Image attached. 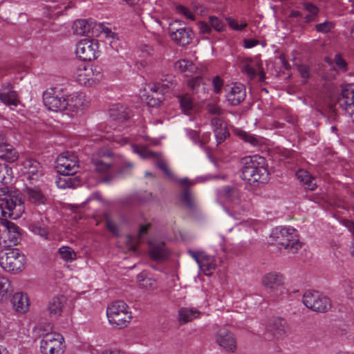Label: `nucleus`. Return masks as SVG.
I'll list each match as a JSON object with an SVG mask.
<instances>
[{
    "label": "nucleus",
    "mask_w": 354,
    "mask_h": 354,
    "mask_svg": "<svg viewBox=\"0 0 354 354\" xmlns=\"http://www.w3.org/2000/svg\"><path fill=\"white\" fill-rule=\"evenodd\" d=\"M266 159L259 156H245L241 159V177L250 184L265 183L268 171L265 167Z\"/></svg>",
    "instance_id": "1"
},
{
    "label": "nucleus",
    "mask_w": 354,
    "mask_h": 354,
    "mask_svg": "<svg viewBox=\"0 0 354 354\" xmlns=\"http://www.w3.org/2000/svg\"><path fill=\"white\" fill-rule=\"evenodd\" d=\"M269 243L277 245L279 250H287L289 252L295 254L301 247L295 230L292 227H276L269 238Z\"/></svg>",
    "instance_id": "2"
},
{
    "label": "nucleus",
    "mask_w": 354,
    "mask_h": 354,
    "mask_svg": "<svg viewBox=\"0 0 354 354\" xmlns=\"http://www.w3.org/2000/svg\"><path fill=\"white\" fill-rule=\"evenodd\" d=\"M25 207L19 195L8 194V187L0 188V217L16 219L24 212Z\"/></svg>",
    "instance_id": "3"
},
{
    "label": "nucleus",
    "mask_w": 354,
    "mask_h": 354,
    "mask_svg": "<svg viewBox=\"0 0 354 354\" xmlns=\"http://www.w3.org/2000/svg\"><path fill=\"white\" fill-rule=\"evenodd\" d=\"M109 324L115 328H123L127 326L132 319L129 306L123 301H115L109 304L106 309Z\"/></svg>",
    "instance_id": "4"
},
{
    "label": "nucleus",
    "mask_w": 354,
    "mask_h": 354,
    "mask_svg": "<svg viewBox=\"0 0 354 354\" xmlns=\"http://www.w3.org/2000/svg\"><path fill=\"white\" fill-rule=\"evenodd\" d=\"M218 194L221 199L231 204L228 207L229 214L235 219H239L246 208L245 202L241 200L239 190L234 187L224 186L218 190Z\"/></svg>",
    "instance_id": "5"
},
{
    "label": "nucleus",
    "mask_w": 354,
    "mask_h": 354,
    "mask_svg": "<svg viewBox=\"0 0 354 354\" xmlns=\"http://www.w3.org/2000/svg\"><path fill=\"white\" fill-rule=\"evenodd\" d=\"M25 262V256L17 248L0 252V266L6 272L15 273L21 271L24 268Z\"/></svg>",
    "instance_id": "6"
},
{
    "label": "nucleus",
    "mask_w": 354,
    "mask_h": 354,
    "mask_svg": "<svg viewBox=\"0 0 354 354\" xmlns=\"http://www.w3.org/2000/svg\"><path fill=\"white\" fill-rule=\"evenodd\" d=\"M76 80L79 84L92 86L98 84L103 78L102 69L99 66L82 64L75 73Z\"/></svg>",
    "instance_id": "7"
},
{
    "label": "nucleus",
    "mask_w": 354,
    "mask_h": 354,
    "mask_svg": "<svg viewBox=\"0 0 354 354\" xmlns=\"http://www.w3.org/2000/svg\"><path fill=\"white\" fill-rule=\"evenodd\" d=\"M20 241L19 227L6 218H3L0 227V245L9 248L17 245Z\"/></svg>",
    "instance_id": "8"
},
{
    "label": "nucleus",
    "mask_w": 354,
    "mask_h": 354,
    "mask_svg": "<svg viewBox=\"0 0 354 354\" xmlns=\"http://www.w3.org/2000/svg\"><path fill=\"white\" fill-rule=\"evenodd\" d=\"M40 350L42 354H63L65 351L63 336L56 332L43 335L40 342Z\"/></svg>",
    "instance_id": "9"
},
{
    "label": "nucleus",
    "mask_w": 354,
    "mask_h": 354,
    "mask_svg": "<svg viewBox=\"0 0 354 354\" xmlns=\"http://www.w3.org/2000/svg\"><path fill=\"white\" fill-rule=\"evenodd\" d=\"M169 37L172 41L178 45L185 46L192 42L193 32L186 28L184 23L179 20H175L169 25Z\"/></svg>",
    "instance_id": "10"
},
{
    "label": "nucleus",
    "mask_w": 354,
    "mask_h": 354,
    "mask_svg": "<svg viewBox=\"0 0 354 354\" xmlns=\"http://www.w3.org/2000/svg\"><path fill=\"white\" fill-rule=\"evenodd\" d=\"M302 301L308 308L319 313L326 312L330 307L329 298L316 291L305 292Z\"/></svg>",
    "instance_id": "11"
},
{
    "label": "nucleus",
    "mask_w": 354,
    "mask_h": 354,
    "mask_svg": "<svg viewBox=\"0 0 354 354\" xmlns=\"http://www.w3.org/2000/svg\"><path fill=\"white\" fill-rule=\"evenodd\" d=\"M44 105L53 111H64L68 109L69 102L61 93H57L55 88L47 89L43 94Z\"/></svg>",
    "instance_id": "12"
},
{
    "label": "nucleus",
    "mask_w": 354,
    "mask_h": 354,
    "mask_svg": "<svg viewBox=\"0 0 354 354\" xmlns=\"http://www.w3.org/2000/svg\"><path fill=\"white\" fill-rule=\"evenodd\" d=\"M98 41L95 39H85L76 45V55L83 61H91L97 58L99 53Z\"/></svg>",
    "instance_id": "13"
},
{
    "label": "nucleus",
    "mask_w": 354,
    "mask_h": 354,
    "mask_svg": "<svg viewBox=\"0 0 354 354\" xmlns=\"http://www.w3.org/2000/svg\"><path fill=\"white\" fill-rule=\"evenodd\" d=\"M55 167L59 174H75L79 168L77 158L73 153L64 152L57 158Z\"/></svg>",
    "instance_id": "14"
},
{
    "label": "nucleus",
    "mask_w": 354,
    "mask_h": 354,
    "mask_svg": "<svg viewBox=\"0 0 354 354\" xmlns=\"http://www.w3.org/2000/svg\"><path fill=\"white\" fill-rule=\"evenodd\" d=\"M288 327L286 320L280 317H274L268 322L264 334L265 339L270 341L274 338L279 339L287 336Z\"/></svg>",
    "instance_id": "15"
},
{
    "label": "nucleus",
    "mask_w": 354,
    "mask_h": 354,
    "mask_svg": "<svg viewBox=\"0 0 354 354\" xmlns=\"http://www.w3.org/2000/svg\"><path fill=\"white\" fill-rule=\"evenodd\" d=\"M216 344L225 351L234 353L236 348L235 337L229 330L225 328H219L214 335Z\"/></svg>",
    "instance_id": "16"
},
{
    "label": "nucleus",
    "mask_w": 354,
    "mask_h": 354,
    "mask_svg": "<svg viewBox=\"0 0 354 354\" xmlns=\"http://www.w3.org/2000/svg\"><path fill=\"white\" fill-rule=\"evenodd\" d=\"M263 286L271 293L278 295L283 290V277L276 272H270L263 276L261 280Z\"/></svg>",
    "instance_id": "17"
},
{
    "label": "nucleus",
    "mask_w": 354,
    "mask_h": 354,
    "mask_svg": "<svg viewBox=\"0 0 354 354\" xmlns=\"http://www.w3.org/2000/svg\"><path fill=\"white\" fill-rule=\"evenodd\" d=\"M337 104L354 122V91L350 88H342L337 100Z\"/></svg>",
    "instance_id": "18"
},
{
    "label": "nucleus",
    "mask_w": 354,
    "mask_h": 354,
    "mask_svg": "<svg viewBox=\"0 0 354 354\" xmlns=\"http://www.w3.org/2000/svg\"><path fill=\"white\" fill-rule=\"evenodd\" d=\"M97 24L91 19H78L74 22L73 30L74 34L79 36L95 37Z\"/></svg>",
    "instance_id": "19"
},
{
    "label": "nucleus",
    "mask_w": 354,
    "mask_h": 354,
    "mask_svg": "<svg viewBox=\"0 0 354 354\" xmlns=\"http://www.w3.org/2000/svg\"><path fill=\"white\" fill-rule=\"evenodd\" d=\"M241 70L250 80H253L256 77L257 71L259 72L260 80L263 81L265 78L262 64L258 60H254L251 58L245 59L242 62Z\"/></svg>",
    "instance_id": "20"
},
{
    "label": "nucleus",
    "mask_w": 354,
    "mask_h": 354,
    "mask_svg": "<svg viewBox=\"0 0 354 354\" xmlns=\"http://www.w3.org/2000/svg\"><path fill=\"white\" fill-rule=\"evenodd\" d=\"M134 151L142 158H151L155 160L156 165L166 175L170 176L171 173L169 171L166 161L157 153L149 151L145 147H134Z\"/></svg>",
    "instance_id": "21"
},
{
    "label": "nucleus",
    "mask_w": 354,
    "mask_h": 354,
    "mask_svg": "<svg viewBox=\"0 0 354 354\" xmlns=\"http://www.w3.org/2000/svg\"><path fill=\"white\" fill-rule=\"evenodd\" d=\"M18 156L13 146L7 142L6 134L0 131V158L12 162L17 160Z\"/></svg>",
    "instance_id": "22"
},
{
    "label": "nucleus",
    "mask_w": 354,
    "mask_h": 354,
    "mask_svg": "<svg viewBox=\"0 0 354 354\" xmlns=\"http://www.w3.org/2000/svg\"><path fill=\"white\" fill-rule=\"evenodd\" d=\"M0 100L8 106H17L19 104L18 95L9 82L3 84L0 89Z\"/></svg>",
    "instance_id": "23"
},
{
    "label": "nucleus",
    "mask_w": 354,
    "mask_h": 354,
    "mask_svg": "<svg viewBox=\"0 0 354 354\" xmlns=\"http://www.w3.org/2000/svg\"><path fill=\"white\" fill-rule=\"evenodd\" d=\"M245 96L246 90L242 84L233 85L226 94L227 100L232 106L239 105L245 100Z\"/></svg>",
    "instance_id": "24"
},
{
    "label": "nucleus",
    "mask_w": 354,
    "mask_h": 354,
    "mask_svg": "<svg viewBox=\"0 0 354 354\" xmlns=\"http://www.w3.org/2000/svg\"><path fill=\"white\" fill-rule=\"evenodd\" d=\"M23 167L25 170L28 180L37 179L42 175L41 166L40 163L32 158H27L23 162Z\"/></svg>",
    "instance_id": "25"
},
{
    "label": "nucleus",
    "mask_w": 354,
    "mask_h": 354,
    "mask_svg": "<svg viewBox=\"0 0 354 354\" xmlns=\"http://www.w3.org/2000/svg\"><path fill=\"white\" fill-rule=\"evenodd\" d=\"M179 183L184 187L180 196L181 202H183L189 210H194L196 207V203L189 189V187L192 185L193 183L189 182L187 178L181 179Z\"/></svg>",
    "instance_id": "26"
},
{
    "label": "nucleus",
    "mask_w": 354,
    "mask_h": 354,
    "mask_svg": "<svg viewBox=\"0 0 354 354\" xmlns=\"http://www.w3.org/2000/svg\"><path fill=\"white\" fill-rule=\"evenodd\" d=\"M11 304L13 309L19 313H24L28 311L30 306L28 295L21 292L14 294L11 299Z\"/></svg>",
    "instance_id": "27"
},
{
    "label": "nucleus",
    "mask_w": 354,
    "mask_h": 354,
    "mask_svg": "<svg viewBox=\"0 0 354 354\" xmlns=\"http://www.w3.org/2000/svg\"><path fill=\"white\" fill-rule=\"evenodd\" d=\"M201 312L194 307H182L178 310V321L180 325H184L200 317Z\"/></svg>",
    "instance_id": "28"
},
{
    "label": "nucleus",
    "mask_w": 354,
    "mask_h": 354,
    "mask_svg": "<svg viewBox=\"0 0 354 354\" xmlns=\"http://www.w3.org/2000/svg\"><path fill=\"white\" fill-rule=\"evenodd\" d=\"M98 156L103 159H99L97 158H93L91 160L92 164L94 167V170L100 174H105L108 172L112 165L111 162L106 161L104 159L111 156V152L104 153L100 151Z\"/></svg>",
    "instance_id": "29"
},
{
    "label": "nucleus",
    "mask_w": 354,
    "mask_h": 354,
    "mask_svg": "<svg viewBox=\"0 0 354 354\" xmlns=\"http://www.w3.org/2000/svg\"><path fill=\"white\" fill-rule=\"evenodd\" d=\"M28 201L34 205H45L47 202L46 196L38 187H26L24 191Z\"/></svg>",
    "instance_id": "30"
},
{
    "label": "nucleus",
    "mask_w": 354,
    "mask_h": 354,
    "mask_svg": "<svg viewBox=\"0 0 354 354\" xmlns=\"http://www.w3.org/2000/svg\"><path fill=\"white\" fill-rule=\"evenodd\" d=\"M66 304L64 296H56L53 297L48 302V311L51 317H58L62 315L63 308Z\"/></svg>",
    "instance_id": "31"
},
{
    "label": "nucleus",
    "mask_w": 354,
    "mask_h": 354,
    "mask_svg": "<svg viewBox=\"0 0 354 354\" xmlns=\"http://www.w3.org/2000/svg\"><path fill=\"white\" fill-rule=\"evenodd\" d=\"M150 257L156 261L165 260L169 254V252L165 247V243L158 241L156 243H150Z\"/></svg>",
    "instance_id": "32"
},
{
    "label": "nucleus",
    "mask_w": 354,
    "mask_h": 354,
    "mask_svg": "<svg viewBox=\"0 0 354 354\" xmlns=\"http://www.w3.org/2000/svg\"><path fill=\"white\" fill-rule=\"evenodd\" d=\"M56 181L58 187L62 189L74 188L80 184V179L77 176H74L75 174H60Z\"/></svg>",
    "instance_id": "33"
},
{
    "label": "nucleus",
    "mask_w": 354,
    "mask_h": 354,
    "mask_svg": "<svg viewBox=\"0 0 354 354\" xmlns=\"http://www.w3.org/2000/svg\"><path fill=\"white\" fill-rule=\"evenodd\" d=\"M175 69L185 76L189 77L196 71V67L192 62L187 59L178 60L175 63Z\"/></svg>",
    "instance_id": "34"
},
{
    "label": "nucleus",
    "mask_w": 354,
    "mask_h": 354,
    "mask_svg": "<svg viewBox=\"0 0 354 354\" xmlns=\"http://www.w3.org/2000/svg\"><path fill=\"white\" fill-rule=\"evenodd\" d=\"M30 229L31 231L44 239H48L49 231L48 227L44 223L42 218H40V221L35 220L30 225Z\"/></svg>",
    "instance_id": "35"
},
{
    "label": "nucleus",
    "mask_w": 354,
    "mask_h": 354,
    "mask_svg": "<svg viewBox=\"0 0 354 354\" xmlns=\"http://www.w3.org/2000/svg\"><path fill=\"white\" fill-rule=\"evenodd\" d=\"M13 290L10 281L0 275V301H4L8 298Z\"/></svg>",
    "instance_id": "36"
},
{
    "label": "nucleus",
    "mask_w": 354,
    "mask_h": 354,
    "mask_svg": "<svg viewBox=\"0 0 354 354\" xmlns=\"http://www.w3.org/2000/svg\"><path fill=\"white\" fill-rule=\"evenodd\" d=\"M178 101L183 113L187 115L191 114L194 106L192 97L187 93L184 94L178 97Z\"/></svg>",
    "instance_id": "37"
},
{
    "label": "nucleus",
    "mask_w": 354,
    "mask_h": 354,
    "mask_svg": "<svg viewBox=\"0 0 354 354\" xmlns=\"http://www.w3.org/2000/svg\"><path fill=\"white\" fill-rule=\"evenodd\" d=\"M137 281L140 288L147 290H154L156 288V279L146 276L143 272L137 276Z\"/></svg>",
    "instance_id": "38"
},
{
    "label": "nucleus",
    "mask_w": 354,
    "mask_h": 354,
    "mask_svg": "<svg viewBox=\"0 0 354 354\" xmlns=\"http://www.w3.org/2000/svg\"><path fill=\"white\" fill-rule=\"evenodd\" d=\"M216 263L213 257L205 254L200 261L199 267L203 270L205 274H209L216 269Z\"/></svg>",
    "instance_id": "39"
},
{
    "label": "nucleus",
    "mask_w": 354,
    "mask_h": 354,
    "mask_svg": "<svg viewBox=\"0 0 354 354\" xmlns=\"http://www.w3.org/2000/svg\"><path fill=\"white\" fill-rule=\"evenodd\" d=\"M298 178L306 185V188L313 191L316 189L317 185L315 180L310 175V174L304 170H299L297 172Z\"/></svg>",
    "instance_id": "40"
},
{
    "label": "nucleus",
    "mask_w": 354,
    "mask_h": 354,
    "mask_svg": "<svg viewBox=\"0 0 354 354\" xmlns=\"http://www.w3.org/2000/svg\"><path fill=\"white\" fill-rule=\"evenodd\" d=\"M58 253L60 257L66 262H71L76 259L75 252L69 246L59 248Z\"/></svg>",
    "instance_id": "41"
},
{
    "label": "nucleus",
    "mask_w": 354,
    "mask_h": 354,
    "mask_svg": "<svg viewBox=\"0 0 354 354\" xmlns=\"http://www.w3.org/2000/svg\"><path fill=\"white\" fill-rule=\"evenodd\" d=\"M237 136L245 142L250 143L252 146H257L260 144V139L253 134L246 131L239 130L237 131Z\"/></svg>",
    "instance_id": "42"
},
{
    "label": "nucleus",
    "mask_w": 354,
    "mask_h": 354,
    "mask_svg": "<svg viewBox=\"0 0 354 354\" xmlns=\"http://www.w3.org/2000/svg\"><path fill=\"white\" fill-rule=\"evenodd\" d=\"M209 24L212 29L216 32H223L225 30L226 26L223 20L216 16H209L208 18Z\"/></svg>",
    "instance_id": "43"
},
{
    "label": "nucleus",
    "mask_w": 354,
    "mask_h": 354,
    "mask_svg": "<svg viewBox=\"0 0 354 354\" xmlns=\"http://www.w3.org/2000/svg\"><path fill=\"white\" fill-rule=\"evenodd\" d=\"M165 100L164 94L160 93H151L147 97V104L149 106H158Z\"/></svg>",
    "instance_id": "44"
},
{
    "label": "nucleus",
    "mask_w": 354,
    "mask_h": 354,
    "mask_svg": "<svg viewBox=\"0 0 354 354\" xmlns=\"http://www.w3.org/2000/svg\"><path fill=\"white\" fill-rule=\"evenodd\" d=\"M12 169L6 164L0 163V183L6 185L10 180Z\"/></svg>",
    "instance_id": "45"
},
{
    "label": "nucleus",
    "mask_w": 354,
    "mask_h": 354,
    "mask_svg": "<svg viewBox=\"0 0 354 354\" xmlns=\"http://www.w3.org/2000/svg\"><path fill=\"white\" fill-rule=\"evenodd\" d=\"M95 35L98 36L99 33L104 34L106 38H115V34L113 32L109 27L104 26L103 24H97V27L95 28Z\"/></svg>",
    "instance_id": "46"
},
{
    "label": "nucleus",
    "mask_w": 354,
    "mask_h": 354,
    "mask_svg": "<svg viewBox=\"0 0 354 354\" xmlns=\"http://www.w3.org/2000/svg\"><path fill=\"white\" fill-rule=\"evenodd\" d=\"M176 12L178 15H181L183 17H185L186 19L194 21L195 20V16L193 14V12L188 9L187 7L183 6V5H177L175 7Z\"/></svg>",
    "instance_id": "47"
},
{
    "label": "nucleus",
    "mask_w": 354,
    "mask_h": 354,
    "mask_svg": "<svg viewBox=\"0 0 354 354\" xmlns=\"http://www.w3.org/2000/svg\"><path fill=\"white\" fill-rule=\"evenodd\" d=\"M162 91L165 92V90L169 89L174 87V84H176V78L172 75H167L164 80H162L160 82Z\"/></svg>",
    "instance_id": "48"
},
{
    "label": "nucleus",
    "mask_w": 354,
    "mask_h": 354,
    "mask_svg": "<svg viewBox=\"0 0 354 354\" xmlns=\"http://www.w3.org/2000/svg\"><path fill=\"white\" fill-rule=\"evenodd\" d=\"M82 97L83 96L82 95H78L73 96L70 99H67L70 104H68V108L71 111H75V109H78L80 106H82Z\"/></svg>",
    "instance_id": "49"
},
{
    "label": "nucleus",
    "mask_w": 354,
    "mask_h": 354,
    "mask_svg": "<svg viewBox=\"0 0 354 354\" xmlns=\"http://www.w3.org/2000/svg\"><path fill=\"white\" fill-rule=\"evenodd\" d=\"M214 133L216 139L217 145L223 142L230 136V133L226 126L219 129L218 130H216Z\"/></svg>",
    "instance_id": "50"
},
{
    "label": "nucleus",
    "mask_w": 354,
    "mask_h": 354,
    "mask_svg": "<svg viewBox=\"0 0 354 354\" xmlns=\"http://www.w3.org/2000/svg\"><path fill=\"white\" fill-rule=\"evenodd\" d=\"M206 111L209 114L215 115H221L223 113V110L217 104L214 102H209L206 105Z\"/></svg>",
    "instance_id": "51"
},
{
    "label": "nucleus",
    "mask_w": 354,
    "mask_h": 354,
    "mask_svg": "<svg viewBox=\"0 0 354 354\" xmlns=\"http://www.w3.org/2000/svg\"><path fill=\"white\" fill-rule=\"evenodd\" d=\"M198 27L200 30V33L203 35H211L212 34V29L209 21H200L198 24Z\"/></svg>",
    "instance_id": "52"
},
{
    "label": "nucleus",
    "mask_w": 354,
    "mask_h": 354,
    "mask_svg": "<svg viewBox=\"0 0 354 354\" xmlns=\"http://www.w3.org/2000/svg\"><path fill=\"white\" fill-rule=\"evenodd\" d=\"M225 20L227 21L229 26L234 30H242L247 26V23L245 21L239 25L238 21L234 19L227 17L225 18Z\"/></svg>",
    "instance_id": "53"
},
{
    "label": "nucleus",
    "mask_w": 354,
    "mask_h": 354,
    "mask_svg": "<svg viewBox=\"0 0 354 354\" xmlns=\"http://www.w3.org/2000/svg\"><path fill=\"white\" fill-rule=\"evenodd\" d=\"M333 27V24L329 21L317 24L315 26L316 30L319 32L326 33Z\"/></svg>",
    "instance_id": "54"
},
{
    "label": "nucleus",
    "mask_w": 354,
    "mask_h": 354,
    "mask_svg": "<svg viewBox=\"0 0 354 354\" xmlns=\"http://www.w3.org/2000/svg\"><path fill=\"white\" fill-rule=\"evenodd\" d=\"M210 123L214 132L226 126L223 120L218 117L212 118Z\"/></svg>",
    "instance_id": "55"
},
{
    "label": "nucleus",
    "mask_w": 354,
    "mask_h": 354,
    "mask_svg": "<svg viewBox=\"0 0 354 354\" xmlns=\"http://www.w3.org/2000/svg\"><path fill=\"white\" fill-rule=\"evenodd\" d=\"M335 62L336 66L342 70L343 72H345L347 71V63L346 61L342 58V57L337 54L335 56Z\"/></svg>",
    "instance_id": "56"
},
{
    "label": "nucleus",
    "mask_w": 354,
    "mask_h": 354,
    "mask_svg": "<svg viewBox=\"0 0 354 354\" xmlns=\"http://www.w3.org/2000/svg\"><path fill=\"white\" fill-rule=\"evenodd\" d=\"M117 111H118V110L114 109H112L110 111V115H111V117H112L113 118V120H118V121H120V120L122 121L129 118V115H127V113L122 111L121 113L120 112L118 114V113H116Z\"/></svg>",
    "instance_id": "57"
},
{
    "label": "nucleus",
    "mask_w": 354,
    "mask_h": 354,
    "mask_svg": "<svg viewBox=\"0 0 354 354\" xmlns=\"http://www.w3.org/2000/svg\"><path fill=\"white\" fill-rule=\"evenodd\" d=\"M202 83V78L200 76H196L188 80V86L193 91L197 89Z\"/></svg>",
    "instance_id": "58"
},
{
    "label": "nucleus",
    "mask_w": 354,
    "mask_h": 354,
    "mask_svg": "<svg viewBox=\"0 0 354 354\" xmlns=\"http://www.w3.org/2000/svg\"><path fill=\"white\" fill-rule=\"evenodd\" d=\"M106 226L107 229L114 235L117 236L118 234V227L116 224L112 221L107 219L106 221Z\"/></svg>",
    "instance_id": "59"
},
{
    "label": "nucleus",
    "mask_w": 354,
    "mask_h": 354,
    "mask_svg": "<svg viewBox=\"0 0 354 354\" xmlns=\"http://www.w3.org/2000/svg\"><path fill=\"white\" fill-rule=\"evenodd\" d=\"M298 71L304 79L307 80L309 77V67L308 66H298Z\"/></svg>",
    "instance_id": "60"
},
{
    "label": "nucleus",
    "mask_w": 354,
    "mask_h": 354,
    "mask_svg": "<svg viewBox=\"0 0 354 354\" xmlns=\"http://www.w3.org/2000/svg\"><path fill=\"white\" fill-rule=\"evenodd\" d=\"M212 84L214 87V92L219 93L223 86V80L218 76H216L213 79Z\"/></svg>",
    "instance_id": "61"
},
{
    "label": "nucleus",
    "mask_w": 354,
    "mask_h": 354,
    "mask_svg": "<svg viewBox=\"0 0 354 354\" xmlns=\"http://www.w3.org/2000/svg\"><path fill=\"white\" fill-rule=\"evenodd\" d=\"M189 254L190 256L194 259V260L196 261V263L199 265L200 261L203 259V256L205 254L204 252H194V251H189Z\"/></svg>",
    "instance_id": "62"
},
{
    "label": "nucleus",
    "mask_w": 354,
    "mask_h": 354,
    "mask_svg": "<svg viewBox=\"0 0 354 354\" xmlns=\"http://www.w3.org/2000/svg\"><path fill=\"white\" fill-rule=\"evenodd\" d=\"M107 139L111 142H118L120 143L121 145L126 144L129 141L127 138H119L116 136H108Z\"/></svg>",
    "instance_id": "63"
},
{
    "label": "nucleus",
    "mask_w": 354,
    "mask_h": 354,
    "mask_svg": "<svg viewBox=\"0 0 354 354\" xmlns=\"http://www.w3.org/2000/svg\"><path fill=\"white\" fill-rule=\"evenodd\" d=\"M304 7L310 14H317L318 12V8L311 3H306Z\"/></svg>",
    "instance_id": "64"
}]
</instances>
